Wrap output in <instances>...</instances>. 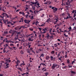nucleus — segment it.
<instances>
[{"label":"nucleus","instance_id":"49530a36","mask_svg":"<svg viewBox=\"0 0 76 76\" xmlns=\"http://www.w3.org/2000/svg\"><path fill=\"white\" fill-rule=\"evenodd\" d=\"M45 23H44V24H42L41 25V26H45Z\"/></svg>","mask_w":76,"mask_h":76},{"label":"nucleus","instance_id":"2eb2a0df","mask_svg":"<svg viewBox=\"0 0 76 76\" xmlns=\"http://www.w3.org/2000/svg\"><path fill=\"white\" fill-rule=\"evenodd\" d=\"M0 17L2 18V19H3L4 18V16H3V14H1L0 15Z\"/></svg>","mask_w":76,"mask_h":76},{"label":"nucleus","instance_id":"052dcab7","mask_svg":"<svg viewBox=\"0 0 76 76\" xmlns=\"http://www.w3.org/2000/svg\"><path fill=\"white\" fill-rule=\"evenodd\" d=\"M76 15L75 14V13L73 15V18L75 17H76Z\"/></svg>","mask_w":76,"mask_h":76},{"label":"nucleus","instance_id":"338daca9","mask_svg":"<svg viewBox=\"0 0 76 76\" xmlns=\"http://www.w3.org/2000/svg\"><path fill=\"white\" fill-rule=\"evenodd\" d=\"M75 61H73L72 63V64H73V63H75Z\"/></svg>","mask_w":76,"mask_h":76},{"label":"nucleus","instance_id":"a19ab883","mask_svg":"<svg viewBox=\"0 0 76 76\" xmlns=\"http://www.w3.org/2000/svg\"><path fill=\"white\" fill-rule=\"evenodd\" d=\"M64 36H65V37H67L68 36V35H66L65 34H64Z\"/></svg>","mask_w":76,"mask_h":76},{"label":"nucleus","instance_id":"774afa93","mask_svg":"<svg viewBox=\"0 0 76 76\" xmlns=\"http://www.w3.org/2000/svg\"><path fill=\"white\" fill-rule=\"evenodd\" d=\"M10 24L11 25H14V23H12V22H11Z\"/></svg>","mask_w":76,"mask_h":76},{"label":"nucleus","instance_id":"bf43d9fd","mask_svg":"<svg viewBox=\"0 0 76 76\" xmlns=\"http://www.w3.org/2000/svg\"><path fill=\"white\" fill-rule=\"evenodd\" d=\"M72 1H73V0H69V2H71Z\"/></svg>","mask_w":76,"mask_h":76},{"label":"nucleus","instance_id":"a878e982","mask_svg":"<svg viewBox=\"0 0 76 76\" xmlns=\"http://www.w3.org/2000/svg\"><path fill=\"white\" fill-rule=\"evenodd\" d=\"M69 2H67L66 3V5H69L70 4V3Z\"/></svg>","mask_w":76,"mask_h":76},{"label":"nucleus","instance_id":"f3484780","mask_svg":"<svg viewBox=\"0 0 76 76\" xmlns=\"http://www.w3.org/2000/svg\"><path fill=\"white\" fill-rule=\"evenodd\" d=\"M43 57L44 56V54L43 53H42L41 55V56H40V57H39V58H41V57Z\"/></svg>","mask_w":76,"mask_h":76},{"label":"nucleus","instance_id":"ddd939ff","mask_svg":"<svg viewBox=\"0 0 76 76\" xmlns=\"http://www.w3.org/2000/svg\"><path fill=\"white\" fill-rule=\"evenodd\" d=\"M42 65L43 66H46V65L44 63H41L40 64V66H42Z\"/></svg>","mask_w":76,"mask_h":76},{"label":"nucleus","instance_id":"f257e3e1","mask_svg":"<svg viewBox=\"0 0 76 76\" xmlns=\"http://www.w3.org/2000/svg\"><path fill=\"white\" fill-rule=\"evenodd\" d=\"M56 67V68H58L59 67V66L58 64H53V65L52 66V68L53 69H55V68Z\"/></svg>","mask_w":76,"mask_h":76},{"label":"nucleus","instance_id":"69168bd1","mask_svg":"<svg viewBox=\"0 0 76 76\" xmlns=\"http://www.w3.org/2000/svg\"><path fill=\"white\" fill-rule=\"evenodd\" d=\"M50 37L51 38V39H52L53 37V35H52V36H50Z\"/></svg>","mask_w":76,"mask_h":76},{"label":"nucleus","instance_id":"c756f323","mask_svg":"<svg viewBox=\"0 0 76 76\" xmlns=\"http://www.w3.org/2000/svg\"><path fill=\"white\" fill-rule=\"evenodd\" d=\"M54 46L55 47H57V46H58V45L57 44H56L54 45Z\"/></svg>","mask_w":76,"mask_h":76},{"label":"nucleus","instance_id":"20e7f679","mask_svg":"<svg viewBox=\"0 0 76 76\" xmlns=\"http://www.w3.org/2000/svg\"><path fill=\"white\" fill-rule=\"evenodd\" d=\"M59 30L60 31V32L58 30H57V32L58 34H61V32H64L63 31H61L62 30L61 29H59Z\"/></svg>","mask_w":76,"mask_h":76},{"label":"nucleus","instance_id":"39448f33","mask_svg":"<svg viewBox=\"0 0 76 76\" xmlns=\"http://www.w3.org/2000/svg\"><path fill=\"white\" fill-rule=\"evenodd\" d=\"M33 36H32L31 37H29V39H28V40L29 41H33V39H32V38H33Z\"/></svg>","mask_w":76,"mask_h":76},{"label":"nucleus","instance_id":"4468645a","mask_svg":"<svg viewBox=\"0 0 76 76\" xmlns=\"http://www.w3.org/2000/svg\"><path fill=\"white\" fill-rule=\"evenodd\" d=\"M19 29V26H17V27L15 28V30H18Z\"/></svg>","mask_w":76,"mask_h":76},{"label":"nucleus","instance_id":"79ce46f5","mask_svg":"<svg viewBox=\"0 0 76 76\" xmlns=\"http://www.w3.org/2000/svg\"><path fill=\"white\" fill-rule=\"evenodd\" d=\"M49 35H50L49 34H48V35L47 36V37H50V36H49Z\"/></svg>","mask_w":76,"mask_h":76},{"label":"nucleus","instance_id":"13d9d810","mask_svg":"<svg viewBox=\"0 0 76 76\" xmlns=\"http://www.w3.org/2000/svg\"><path fill=\"white\" fill-rule=\"evenodd\" d=\"M65 58H67L68 57V56L67 55V54H66V55H65Z\"/></svg>","mask_w":76,"mask_h":76},{"label":"nucleus","instance_id":"de8ad7c7","mask_svg":"<svg viewBox=\"0 0 76 76\" xmlns=\"http://www.w3.org/2000/svg\"><path fill=\"white\" fill-rule=\"evenodd\" d=\"M7 24H10L11 23V22H10V21H7Z\"/></svg>","mask_w":76,"mask_h":76},{"label":"nucleus","instance_id":"412c9836","mask_svg":"<svg viewBox=\"0 0 76 76\" xmlns=\"http://www.w3.org/2000/svg\"><path fill=\"white\" fill-rule=\"evenodd\" d=\"M55 53V51L52 50V51L51 52V54H53Z\"/></svg>","mask_w":76,"mask_h":76},{"label":"nucleus","instance_id":"72a5a7b5","mask_svg":"<svg viewBox=\"0 0 76 76\" xmlns=\"http://www.w3.org/2000/svg\"><path fill=\"white\" fill-rule=\"evenodd\" d=\"M69 28V31H71V30L72 29V27L71 26H70Z\"/></svg>","mask_w":76,"mask_h":76},{"label":"nucleus","instance_id":"a18cd8bd","mask_svg":"<svg viewBox=\"0 0 76 76\" xmlns=\"http://www.w3.org/2000/svg\"><path fill=\"white\" fill-rule=\"evenodd\" d=\"M65 15V13H63L61 15L62 16H64Z\"/></svg>","mask_w":76,"mask_h":76},{"label":"nucleus","instance_id":"423d86ee","mask_svg":"<svg viewBox=\"0 0 76 76\" xmlns=\"http://www.w3.org/2000/svg\"><path fill=\"white\" fill-rule=\"evenodd\" d=\"M14 31L13 30H9V33H11V34H12V33H15V32H14Z\"/></svg>","mask_w":76,"mask_h":76},{"label":"nucleus","instance_id":"6e6552de","mask_svg":"<svg viewBox=\"0 0 76 76\" xmlns=\"http://www.w3.org/2000/svg\"><path fill=\"white\" fill-rule=\"evenodd\" d=\"M57 57L58 58V59L60 60H61V59L62 58V57L61 56H60V57H59V56H57Z\"/></svg>","mask_w":76,"mask_h":76},{"label":"nucleus","instance_id":"bb28decb","mask_svg":"<svg viewBox=\"0 0 76 76\" xmlns=\"http://www.w3.org/2000/svg\"><path fill=\"white\" fill-rule=\"evenodd\" d=\"M70 60L69 59H68L67 60V63H70Z\"/></svg>","mask_w":76,"mask_h":76},{"label":"nucleus","instance_id":"8fccbe9b","mask_svg":"<svg viewBox=\"0 0 76 76\" xmlns=\"http://www.w3.org/2000/svg\"><path fill=\"white\" fill-rule=\"evenodd\" d=\"M67 14L68 15V16H69L70 15V14L69 13H67Z\"/></svg>","mask_w":76,"mask_h":76},{"label":"nucleus","instance_id":"0e129e2a","mask_svg":"<svg viewBox=\"0 0 76 76\" xmlns=\"http://www.w3.org/2000/svg\"><path fill=\"white\" fill-rule=\"evenodd\" d=\"M35 7H32V9H33V10H35Z\"/></svg>","mask_w":76,"mask_h":76},{"label":"nucleus","instance_id":"4be33fe9","mask_svg":"<svg viewBox=\"0 0 76 76\" xmlns=\"http://www.w3.org/2000/svg\"><path fill=\"white\" fill-rule=\"evenodd\" d=\"M50 33L51 35H52V36L53 35H55V34L54 33H52L51 32H50Z\"/></svg>","mask_w":76,"mask_h":76},{"label":"nucleus","instance_id":"5701e85b","mask_svg":"<svg viewBox=\"0 0 76 76\" xmlns=\"http://www.w3.org/2000/svg\"><path fill=\"white\" fill-rule=\"evenodd\" d=\"M2 15H3V16L4 17H5V16H6L7 14H6V13H3Z\"/></svg>","mask_w":76,"mask_h":76},{"label":"nucleus","instance_id":"c03bdc74","mask_svg":"<svg viewBox=\"0 0 76 76\" xmlns=\"http://www.w3.org/2000/svg\"><path fill=\"white\" fill-rule=\"evenodd\" d=\"M20 27L22 28H25V26H21Z\"/></svg>","mask_w":76,"mask_h":76},{"label":"nucleus","instance_id":"1a4fd4ad","mask_svg":"<svg viewBox=\"0 0 76 76\" xmlns=\"http://www.w3.org/2000/svg\"><path fill=\"white\" fill-rule=\"evenodd\" d=\"M40 5V4H39V3H37V5L38 6H37L36 7H37V8H39V7H40V6H39Z\"/></svg>","mask_w":76,"mask_h":76},{"label":"nucleus","instance_id":"c85d7f7f","mask_svg":"<svg viewBox=\"0 0 76 76\" xmlns=\"http://www.w3.org/2000/svg\"><path fill=\"white\" fill-rule=\"evenodd\" d=\"M20 53L22 54H24V53H23V50H20Z\"/></svg>","mask_w":76,"mask_h":76},{"label":"nucleus","instance_id":"6e6d98bb","mask_svg":"<svg viewBox=\"0 0 76 76\" xmlns=\"http://www.w3.org/2000/svg\"><path fill=\"white\" fill-rule=\"evenodd\" d=\"M38 29L39 30V31H41L42 30V29L41 28H38Z\"/></svg>","mask_w":76,"mask_h":76},{"label":"nucleus","instance_id":"9d476101","mask_svg":"<svg viewBox=\"0 0 76 76\" xmlns=\"http://www.w3.org/2000/svg\"><path fill=\"white\" fill-rule=\"evenodd\" d=\"M49 58H50V57L49 56H47L45 57V59L47 60H48V59H49Z\"/></svg>","mask_w":76,"mask_h":76},{"label":"nucleus","instance_id":"0eeeda50","mask_svg":"<svg viewBox=\"0 0 76 76\" xmlns=\"http://www.w3.org/2000/svg\"><path fill=\"white\" fill-rule=\"evenodd\" d=\"M31 3L32 4L36 5L38 3V2H32V1H31Z\"/></svg>","mask_w":76,"mask_h":76},{"label":"nucleus","instance_id":"603ef678","mask_svg":"<svg viewBox=\"0 0 76 76\" xmlns=\"http://www.w3.org/2000/svg\"><path fill=\"white\" fill-rule=\"evenodd\" d=\"M31 19H34V18L33 16H32L31 17Z\"/></svg>","mask_w":76,"mask_h":76},{"label":"nucleus","instance_id":"3c124183","mask_svg":"<svg viewBox=\"0 0 76 76\" xmlns=\"http://www.w3.org/2000/svg\"><path fill=\"white\" fill-rule=\"evenodd\" d=\"M9 60V59H7L6 60H5V62H8V61Z\"/></svg>","mask_w":76,"mask_h":76},{"label":"nucleus","instance_id":"393cba45","mask_svg":"<svg viewBox=\"0 0 76 76\" xmlns=\"http://www.w3.org/2000/svg\"><path fill=\"white\" fill-rule=\"evenodd\" d=\"M24 22L26 23H28V20H24Z\"/></svg>","mask_w":76,"mask_h":76},{"label":"nucleus","instance_id":"864d4df0","mask_svg":"<svg viewBox=\"0 0 76 76\" xmlns=\"http://www.w3.org/2000/svg\"><path fill=\"white\" fill-rule=\"evenodd\" d=\"M22 47L21 46L20 47H19V49H22Z\"/></svg>","mask_w":76,"mask_h":76},{"label":"nucleus","instance_id":"e433bc0d","mask_svg":"<svg viewBox=\"0 0 76 76\" xmlns=\"http://www.w3.org/2000/svg\"><path fill=\"white\" fill-rule=\"evenodd\" d=\"M5 39V40H3V42H4L5 41V40H7V38H6L5 39Z\"/></svg>","mask_w":76,"mask_h":76},{"label":"nucleus","instance_id":"473e14b6","mask_svg":"<svg viewBox=\"0 0 76 76\" xmlns=\"http://www.w3.org/2000/svg\"><path fill=\"white\" fill-rule=\"evenodd\" d=\"M12 48H13L14 49V50H16L17 49V48L14 47H13Z\"/></svg>","mask_w":76,"mask_h":76},{"label":"nucleus","instance_id":"37998d69","mask_svg":"<svg viewBox=\"0 0 76 76\" xmlns=\"http://www.w3.org/2000/svg\"><path fill=\"white\" fill-rule=\"evenodd\" d=\"M68 66L69 67L68 68H70V67L72 68V66H70V65H68Z\"/></svg>","mask_w":76,"mask_h":76},{"label":"nucleus","instance_id":"cd10ccee","mask_svg":"<svg viewBox=\"0 0 76 76\" xmlns=\"http://www.w3.org/2000/svg\"><path fill=\"white\" fill-rule=\"evenodd\" d=\"M45 14H42V15L41 16V17L43 18L45 16Z\"/></svg>","mask_w":76,"mask_h":76},{"label":"nucleus","instance_id":"dca6fc26","mask_svg":"<svg viewBox=\"0 0 76 76\" xmlns=\"http://www.w3.org/2000/svg\"><path fill=\"white\" fill-rule=\"evenodd\" d=\"M18 36H17L16 35V36L15 37V39L16 40L17 39H18Z\"/></svg>","mask_w":76,"mask_h":76},{"label":"nucleus","instance_id":"09e8293b","mask_svg":"<svg viewBox=\"0 0 76 76\" xmlns=\"http://www.w3.org/2000/svg\"><path fill=\"white\" fill-rule=\"evenodd\" d=\"M46 33V31H44L43 32H40L41 34H44L45 33Z\"/></svg>","mask_w":76,"mask_h":76},{"label":"nucleus","instance_id":"f704fd0d","mask_svg":"<svg viewBox=\"0 0 76 76\" xmlns=\"http://www.w3.org/2000/svg\"><path fill=\"white\" fill-rule=\"evenodd\" d=\"M10 46H14V45L13 44H12V43L10 44Z\"/></svg>","mask_w":76,"mask_h":76},{"label":"nucleus","instance_id":"e2e57ef3","mask_svg":"<svg viewBox=\"0 0 76 76\" xmlns=\"http://www.w3.org/2000/svg\"><path fill=\"white\" fill-rule=\"evenodd\" d=\"M3 2L2 0H0V3H2Z\"/></svg>","mask_w":76,"mask_h":76},{"label":"nucleus","instance_id":"c9c22d12","mask_svg":"<svg viewBox=\"0 0 76 76\" xmlns=\"http://www.w3.org/2000/svg\"><path fill=\"white\" fill-rule=\"evenodd\" d=\"M29 12H31V14H33V11L31 10H30Z\"/></svg>","mask_w":76,"mask_h":76},{"label":"nucleus","instance_id":"4c0bfd02","mask_svg":"<svg viewBox=\"0 0 76 76\" xmlns=\"http://www.w3.org/2000/svg\"><path fill=\"white\" fill-rule=\"evenodd\" d=\"M28 9V8L27 7H26V9L25 10V11H27V10Z\"/></svg>","mask_w":76,"mask_h":76},{"label":"nucleus","instance_id":"7c9ffc66","mask_svg":"<svg viewBox=\"0 0 76 76\" xmlns=\"http://www.w3.org/2000/svg\"><path fill=\"white\" fill-rule=\"evenodd\" d=\"M39 23L38 21H36L35 23V25L37 26V24Z\"/></svg>","mask_w":76,"mask_h":76},{"label":"nucleus","instance_id":"f03ea898","mask_svg":"<svg viewBox=\"0 0 76 76\" xmlns=\"http://www.w3.org/2000/svg\"><path fill=\"white\" fill-rule=\"evenodd\" d=\"M50 58L51 61H55L56 59V58L55 57L51 56H50Z\"/></svg>","mask_w":76,"mask_h":76},{"label":"nucleus","instance_id":"58836bf2","mask_svg":"<svg viewBox=\"0 0 76 76\" xmlns=\"http://www.w3.org/2000/svg\"><path fill=\"white\" fill-rule=\"evenodd\" d=\"M76 10H73V11L72 12V13H75L76 12Z\"/></svg>","mask_w":76,"mask_h":76},{"label":"nucleus","instance_id":"a211bd4d","mask_svg":"<svg viewBox=\"0 0 76 76\" xmlns=\"http://www.w3.org/2000/svg\"><path fill=\"white\" fill-rule=\"evenodd\" d=\"M61 53V52H60L59 53H58L57 54V55L58 56H61L60 55Z\"/></svg>","mask_w":76,"mask_h":76},{"label":"nucleus","instance_id":"aec40b11","mask_svg":"<svg viewBox=\"0 0 76 76\" xmlns=\"http://www.w3.org/2000/svg\"><path fill=\"white\" fill-rule=\"evenodd\" d=\"M71 73L72 74H76V72H75L73 71H71Z\"/></svg>","mask_w":76,"mask_h":76},{"label":"nucleus","instance_id":"5fc2aeb1","mask_svg":"<svg viewBox=\"0 0 76 76\" xmlns=\"http://www.w3.org/2000/svg\"><path fill=\"white\" fill-rule=\"evenodd\" d=\"M17 62L19 63H20V61H19V60H17Z\"/></svg>","mask_w":76,"mask_h":76},{"label":"nucleus","instance_id":"b1692460","mask_svg":"<svg viewBox=\"0 0 76 76\" xmlns=\"http://www.w3.org/2000/svg\"><path fill=\"white\" fill-rule=\"evenodd\" d=\"M20 20H21V21L22 22H23L24 20H23V18H21Z\"/></svg>","mask_w":76,"mask_h":76},{"label":"nucleus","instance_id":"4d7b16f0","mask_svg":"<svg viewBox=\"0 0 76 76\" xmlns=\"http://www.w3.org/2000/svg\"><path fill=\"white\" fill-rule=\"evenodd\" d=\"M50 20L49 19H48L46 21V22H48V23H49V21H50Z\"/></svg>","mask_w":76,"mask_h":76},{"label":"nucleus","instance_id":"9b49d317","mask_svg":"<svg viewBox=\"0 0 76 76\" xmlns=\"http://www.w3.org/2000/svg\"><path fill=\"white\" fill-rule=\"evenodd\" d=\"M16 33H17V35H16L17 36H18L19 35L21 34L20 32H16Z\"/></svg>","mask_w":76,"mask_h":76},{"label":"nucleus","instance_id":"680f3d73","mask_svg":"<svg viewBox=\"0 0 76 76\" xmlns=\"http://www.w3.org/2000/svg\"><path fill=\"white\" fill-rule=\"evenodd\" d=\"M22 14L23 15H25V14L23 12H22Z\"/></svg>","mask_w":76,"mask_h":76},{"label":"nucleus","instance_id":"6ab92c4d","mask_svg":"<svg viewBox=\"0 0 76 76\" xmlns=\"http://www.w3.org/2000/svg\"><path fill=\"white\" fill-rule=\"evenodd\" d=\"M58 19H59V18H57L55 19L56 20V21H55L57 23L58 21Z\"/></svg>","mask_w":76,"mask_h":76},{"label":"nucleus","instance_id":"ea45409f","mask_svg":"<svg viewBox=\"0 0 76 76\" xmlns=\"http://www.w3.org/2000/svg\"><path fill=\"white\" fill-rule=\"evenodd\" d=\"M49 17L50 18H51L53 17V16L52 15H49Z\"/></svg>","mask_w":76,"mask_h":76},{"label":"nucleus","instance_id":"f8f14e48","mask_svg":"<svg viewBox=\"0 0 76 76\" xmlns=\"http://www.w3.org/2000/svg\"><path fill=\"white\" fill-rule=\"evenodd\" d=\"M48 28L45 27V29H42V30L43 31H48Z\"/></svg>","mask_w":76,"mask_h":76},{"label":"nucleus","instance_id":"7ed1b4c3","mask_svg":"<svg viewBox=\"0 0 76 76\" xmlns=\"http://www.w3.org/2000/svg\"><path fill=\"white\" fill-rule=\"evenodd\" d=\"M51 9L52 10H53V12L54 13L56 12L58 10V9L56 8V7H52Z\"/></svg>","mask_w":76,"mask_h":76},{"label":"nucleus","instance_id":"2f4dec72","mask_svg":"<svg viewBox=\"0 0 76 76\" xmlns=\"http://www.w3.org/2000/svg\"><path fill=\"white\" fill-rule=\"evenodd\" d=\"M49 74V73L48 72H46L45 73V75H48Z\"/></svg>","mask_w":76,"mask_h":76}]
</instances>
